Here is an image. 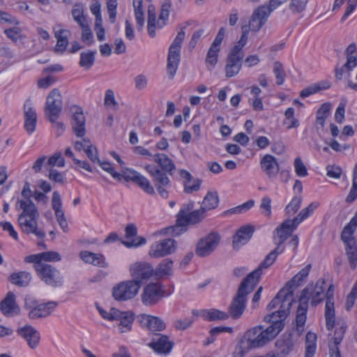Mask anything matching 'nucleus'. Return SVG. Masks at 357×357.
<instances>
[{"label":"nucleus","mask_w":357,"mask_h":357,"mask_svg":"<svg viewBox=\"0 0 357 357\" xmlns=\"http://www.w3.org/2000/svg\"><path fill=\"white\" fill-rule=\"evenodd\" d=\"M293 294L291 291H287L284 294V290L280 291L274 298L267 305L268 310L275 309L278 305H280V308L278 311L282 309H287L288 314H289V310L291 306V298Z\"/></svg>","instance_id":"nucleus-25"},{"label":"nucleus","mask_w":357,"mask_h":357,"mask_svg":"<svg viewBox=\"0 0 357 357\" xmlns=\"http://www.w3.org/2000/svg\"><path fill=\"white\" fill-rule=\"evenodd\" d=\"M145 169L153 177V182L159 195L164 199L167 198L168 190L172 186L171 181L168 177L169 174L162 172L158 167L151 165H146Z\"/></svg>","instance_id":"nucleus-5"},{"label":"nucleus","mask_w":357,"mask_h":357,"mask_svg":"<svg viewBox=\"0 0 357 357\" xmlns=\"http://www.w3.org/2000/svg\"><path fill=\"white\" fill-rule=\"evenodd\" d=\"M299 335L294 331L283 333L275 342L277 349L276 357H286L293 350Z\"/></svg>","instance_id":"nucleus-11"},{"label":"nucleus","mask_w":357,"mask_h":357,"mask_svg":"<svg viewBox=\"0 0 357 357\" xmlns=\"http://www.w3.org/2000/svg\"><path fill=\"white\" fill-rule=\"evenodd\" d=\"M273 73L276 78V84L282 85L286 77L282 64L280 61H275L273 63Z\"/></svg>","instance_id":"nucleus-57"},{"label":"nucleus","mask_w":357,"mask_h":357,"mask_svg":"<svg viewBox=\"0 0 357 357\" xmlns=\"http://www.w3.org/2000/svg\"><path fill=\"white\" fill-rule=\"evenodd\" d=\"M135 16L137 23V29L142 31L144 24V12L142 10V0H133Z\"/></svg>","instance_id":"nucleus-47"},{"label":"nucleus","mask_w":357,"mask_h":357,"mask_svg":"<svg viewBox=\"0 0 357 357\" xmlns=\"http://www.w3.org/2000/svg\"><path fill=\"white\" fill-rule=\"evenodd\" d=\"M311 268V264H307L296 275H295L293 278L287 283L285 287L287 290L288 291H291L293 292V289L297 288L301 284V283L308 276Z\"/></svg>","instance_id":"nucleus-40"},{"label":"nucleus","mask_w":357,"mask_h":357,"mask_svg":"<svg viewBox=\"0 0 357 357\" xmlns=\"http://www.w3.org/2000/svg\"><path fill=\"white\" fill-rule=\"evenodd\" d=\"M218 202V195L216 192H208L204 198L202 207L206 211H209L216 208Z\"/></svg>","instance_id":"nucleus-48"},{"label":"nucleus","mask_w":357,"mask_h":357,"mask_svg":"<svg viewBox=\"0 0 357 357\" xmlns=\"http://www.w3.org/2000/svg\"><path fill=\"white\" fill-rule=\"evenodd\" d=\"M329 87H330V85L328 83H325L322 86H321L320 84H314L313 85H311V86L303 89L300 92V96L302 98H305L312 94H314V93L319 92V91H321L322 89H327Z\"/></svg>","instance_id":"nucleus-56"},{"label":"nucleus","mask_w":357,"mask_h":357,"mask_svg":"<svg viewBox=\"0 0 357 357\" xmlns=\"http://www.w3.org/2000/svg\"><path fill=\"white\" fill-rule=\"evenodd\" d=\"M193 204L189 203L184 206L178 213V222L181 225H195L200 222L204 218L206 211L202 206L198 210L192 211Z\"/></svg>","instance_id":"nucleus-10"},{"label":"nucleus","mask_w":357,"mask_h":357,"mask_svg":"<svg viewBox=\"0 0 357 357\" xmlns=\"http://www.w3.org/2000/svg\"><path fill=\"white\" fill-rule=\"evenodd\" d=\"M141 325L151 332L162 331L165 329L166 325L163 320L158 317L148 314H142L140 317Z\"/></svg>","instance_id":"nucleus-32"},{"label":"nucleus","mask_w":357,"mask_h":357,"mask_svg":"<svg viewBox=\"0 0 357 357\" xmlns=\"http://www.w3.org/2000/svg\"><path fill=\"white\" fill-rule=\"evenodd\" d=\"M271 13L270 10L265 5L260 6L256 8L249 22V25L248 26L249 29L252 31H259L266 23Z\"/></svg>","instance_id":"nucleus-21"},{"label":"nucleus","mask_w":357,"mask_h":357,"mask_svg":"<svg viewBox=\"0 0 357 357\" xmlns=\"http://www.w3.org/2000/svg\"><path fill=\"white\" fill-rule=\"evenodd\" d=\"M294 165L297 176L303 177L307 175V169L301 158H296L294 160Z\"/></svg>","instance_id":"nucleus-64"},{"label":"nucleus","mask_w":357,"mask_h":357,"mask_svg":"<svg viewBox=\"0 0 357 357\" xmlns=\"http://www.w3.org/2000/svg\"><path fill=\"white\" fill-rule=\"evenodd\" d=\"M178 173L181 178L183 179V185L185 193L191 194L200 189L202 183L200 178H193L191 174L185 169H179Z\"/></svg>","instance_id":"nucleus-28"},{"label":"nucleus","mask_w":357,"mask_h":357,"mask_svg":"<svg viewBox=\"0 0 357 357\" xmlns=\"http://www.w3.org/2000/svg\"><path fill=\"white\" fill-rule=\"evenodd\" d=\"M174 345V342L170 340L169 336L160 333H153L151 341L148 344L155 353L160 355L169 354Z\"/></svg>","instance_id":"nucleus-15"},{"label":"nucleus","mask_w":357,"mask_h":357,"mask_svg":"<svg viewBox=\"0 0 357 357\" xmlns=\"http://www.w3.org/2000/svg\"><path fill=\"white\" fill-rule=\"evenodd\" d=\"M176 248V242L172 238L155 241L151 247L149 255L153 258H160L171 255Z\"/></svg>","instance_id":"nucleus-17"},{"label":"nucleus","mask_w":357,"mask_h":357,"mask_svg":"<svg viewBox=\"0 0 357 357\" xmlns=\"http://www.w3.org/2000/svg\"><path fill=\"white\" fill-rule=\"evenodd\" d=\"M173 260L170 259H163L154 270L153 275L158 278L172 275L173 274Z\"/></svg>","instance_id":"nucleus-44"},{"label":"nucleus","mask_w":357,"mask_h":357,"mask_svg":"<svg viewBox=\"0 0 357 357\" xmlns=\"http://www.w3.org/2000/svg\"><path fill=\"white\" fill-rule=\"evenodd\" d=\"M86 149L84 150L88 158L93 162H99V158L98 151L96 146H94L91 142H86L85 145Z\"/></svg>","instance_id":"nucleus-60"},{"label":"nucleus","mask_w":357,"mask_h":357,"mask_svg":"<svg viewBox=\"0 0 357 357\" xmlns=\"http://www.w3.org/2000/svg\"><path fill=\"white\" fill-rule=\"evenodd\" d=\"M24 128L29 134H32L36 130L38 116L36 109L30 101H26L24 105Z\"/></svg>","instance_id":"nucleus-26"},{"label":"nucleus","mask_w":357,"mask_h":357,"mask_svg":"<svg viewBox=\"0 0 357 357\" xmlns=\"http://www.w3.org/2000/svg\"><path fill=\"white\" fill-rule=\"evenodd\" d=\"M140 287L131 280L121 282L114 286L112 296L116 301H125L136 296Z\"/></svg>","instance_id":"nucleus-8"},{"label":"nucleus","mask_w":357,"mask_h":357,"mask_svg":"<svg viewBox=\"0 0 357 357\" xmlns=\"http://www.w3.org/2000/svg\"><path fill=\"white\" fill-rule=\"evenodd\" d=\"M309 0H289L287 8L294 15L303 13L307 6Z\"/></svg>","instance_id":"nucleus-45"},{"label":"nucleus","mask_w":357,"mask_h":357,"mask_svg":"<svg viewBox=\"0 0 357 357\" xmlns=\"http://www.w3.org/2000/svg\"><path fill=\"white\" fill-rule=\"evenodd\" d=\"M130 273L131 280L141 287L143 283L149 280L154 273V269L151 264L146 261L136 262L130 266Z\"/></svg>","instance_id":"nucleus-9"},{"label":"nucleus","mask_w":357,"mask_h":357,"mask_svg":"<svg viewBox=\"0 0 357 357\" xmlns=\"http://www.w3.org/2000/svg\"><path fill=\"white\" fill-rule=\"evenodd\" d=\"M58 303L56 301H49L41 303L31 308L29 312V317L31 319H37L48 317L56 307Z\"/></svg>","instance_id":"nucleus-29"},{"label":"nucleus","mask_w":357,"mask_h":357,"mask_svg":"<svg viewBox=\"0 0 357 357\" xmlns=\"http://www.w3.org/2000/svg\"><path fill=\"white\" fill-rule=\"evenodd\" d=\"M79 256L86 263L100 267L107 266V263L105 261L104 256L101 254L93 253L89 251H82L79 253Z\"/></svg>","instance_id":"nucleus-37"},{"label":"nucleus","mask_w":357,"mask_h":357,"mask_svg":"<svg viewBox=\"0 0 357 357\" xmlns=\"http://www.w3.org/2000/svg\"><path fill=\"white\" fill-rule=\"evenodd\" d=\"M220 50V45L213 42L208 50L206 57V62L209 63L212 67H214L218 62V57Z\"/></svg>","instance_id":"nucleus-51"},{"label":"nucleus","mask_w":357,"mask_h":357,"mask_svg":"<svg viewBox=\"0 0 357 357\" xmlns=\"http://www.w3.org/2000/svg\"><path fill=\"white\" fill-rule=\"evenodd\" d=\"M8 280L12 284L15 285L20 287H26L29 286L31 280V275L29 272L20 271L10 274Z\"/></svg>","instance_id":"nucleus-43"},{"label":"nucleus","mask_w":357,"mask_h":357,"mask_svg":"<svg viewBox=\"0 0 357 357\" xmlns=\"http://www.w3.org/2000/svg\"><path fill=\"white\" fill-rule=\"evenodd\" d=\"M345 251L350 267L355 269L357 266V244L353 243L345 245Z\"/></svg>","instance_id":"nucleus-50"},{"label":"nucleus","mask_w":357,"mask_h":357,"mask_svg":"<svg viewBox=\"0 0 357 357\" xmlns=\"http://www.w3.org/2000/svg\"><path fill=\"white\" fill-rule=\"evenodd\" d=\"M153 160L159 167H158L162 172L172 176L176 167L174 161L165 153H156L153 155Z\"/></svg>","instance_id":"nucleus-34"},{"label":"nucleus","mask_w":357,"mask_h":357,"mask_svg":"<svg viewBox=\"0 0 357 357\" xmlns=\"http://www.w3.org/2000/svg\"><path fill=\"white\" fill-rule=\"evenodd\" d=\"M37 218L22 216L18 217L17 222L23 233L26 234H33L38 238L43 240L45 233L43 229L38 228Z\"/></svg>","instance_id":"nucleus-20"},{"label":"nucleus","mask_w":357,"mask_h":357,"mask_svg":"<svg viewBox=\"0 0 357 357\" xmlns=\"http://www.w3.org/2000/svg\"><path fill=\"white\" fill-rule=\"evenodd\" d=\"M287 316V309L265 316L264 321L271 324L266 328L259 325L245 331L235 347L233 357H244L249 351L262 347L274 339L283 329V321Z\"/></svg>","instance_id":"nucleus-1"},{"label":"nucleus","mask_w":357,"mask_h":357,"mask_svg":"<svg viewBox=\"0 0 357 357\" xmlns=\"http://www.w3.org/2000/svg\"><path fill=\"white\" fill-rule=\"evenodd\" d=\"M357 198V163L355 165L353 172L352 187L346 198V202L351 203Z\"/></svg>","instance_id":"nucleus-58"},{"label":"nucleus","mask_w":357,"mask_h":357,"mask_svg":"<svg viewBox=\"0 0 357 357\" xmlns=\"http://www.w3.org/2000/svg\"><path fill=\"white\" fill-rule=\"evenodd\" d=\"M17 333L27 343L31 349H36L40 343V335L38 330L32 326L26 324L17 328Z\"/></svg>","instance_id":"nucleus-23"},{"label":"nucleus","mask_w":357,"mask_h":357,"mask_svg":"<svg viewBox=\"0 0 357 357\" xmlns=\"http://www.w3.org/2000/svg\"><path fill=\"white\" fill-rule=\"evenodd\" d=\"M95 54L96 52L94 51L82 52L79 62V66L86 70L90 69L95 61Z\"/></svg>","instance_id":"nucleus-53"},{"label":"nucleus","mask_w":357,"mask_h":357,"mask_svg":"<svg viewBox=\"0 0 357 357\" xmlns=\"http://www.w3.org/2000/svg\"><path fill=\"white\" fill-rule=\"evenodd\" d=\"M70 34L69 30L60 29L55 32V38H56V45L54 47V52L59 54H63L68 45V37Z\"/></svg>","instance_id":"nucleus-41"},{"label":"nucleus","mask_w":357,"mask_h":357,"mask_svg":"<svg viewBox=\"0 0 357 357\" xmlns=\"http://www.w3.org/2000/svg\"><path fill=\"white\" fill-rule=\"evenodd\" d=\"M284 116L286 119L284 121L283 124L287 126V129L298 128L299 126L298 120L294 117V108H288L284 112Z\"/></svg>","instance_id":"nucleus-55"},{"label":"nucleus","mask_w":357,"mask_h":357,"mask_svg":"<svg viewBox=\"0 0 357 357\" xmlns=\"http://www.w3.org/2000/svg\"><path fill=\"white\" fill-rule=\"evenodd\" d=\"M185 35L183 30L179 31L169 48L167 72L171 79L175 75L180 63L181 44Z\"/></svg>","instance_id":"nucleus-3"},{"label":"nucleus","mask_w":357,"mask_h":357,"mask_svg":"<svg viewBox=\"0 0 357 357\" xmlns=\"http://www.w3.org/2000/svg\"><path fill=\"white\" fill-rule=\"evenodd\" d=\"M347 56L346 63L341 67L335 68V77L341 80L344 75L347 74L349 77V73L357 66V53L355 43H351L345 50Z\"/></svg>","instance_id":"nucleus-14"},{"label":"nucleus","mask_w":357,"mask_h":357,"mask_svg":"<svg viewBox=\"0 0 357 357\" xmlns=\"http://www.w3.org/2000/svg\"><path fill=\"white\" fill-rule=\"evenodd\" d=\"M255 287L245 278L243 279L228 307L227 313L229 317L238 319L243 315L246 307L247 296L254 290Z\"/></svg>","instance_id":"nucleus-2"},{"label":"nucleus","mask_w":357,"mask_h":357,"mask_svg":"<svg viewBox=\"0 0 357 357\" xmlns=\"http://www.w3.org/2000/svg\"><path fill=\"white\" fill-rule=\"evenodd\" d=\"M63 107L62 96L57 89H54L47 97L45 106V115L52 123L59 117Z\"/></svg>","instance_id":"nucleus-6"},{"label":"nucleus","mask_w":357,"mask_h":357,"mask_svg":"<svg viewBox=\"0 0 357 357\" xmlns=\"http://www.w3.org/2000/svg\"><path fill=\"white\" fill-rule=\"evenodd\" d=\"M84 12V7L82 3H75L71 11L73 20L79 24V26L88 24Z\"/></svg>","instance_id":"nucleus-49"},{"label":"nucleus","mask_w":357,"mask_h":357,"mask_svg":"<svg viewBox=\"0 0 357 357\" xmlns=\"http://www.w3.org/2000/svg\"><path fill=\"white\" fill-rule=\"evenodd\" d=\"M107 10L109 20L111 23H114L116 16L117 0H106Z\"/></svg>","instance_id":"nucleus-61"},{"label":"nucleus","mask_w":357,"mask_h":357,"mask_svg":"<svg viewBox=\"0 0 357 357\" xmlns=\"http://www.w3.org/2000/svg\"><path fill=\"white\" fill-rule=\"evenodd\" d=\"M298 226V225L293 219H289L282 222L273 232V238L276 248H282L283 243L291 236Z\"/></svg>","instance_id":"nucleus-13"},{"label":"nucleus","mask_w":357,"mask_h":357,"mask_svg":"<svg viewBox=\"0 0 357 357\" xmlns=\"http://www.w3.org/2000/svg\"><path fill=\"white\" fill-rule=\"evenodd\" d=\"M115 320L119 321L118 324L119 331L123 333L131 330L134 319L130 312L119 310V314H118V317L115 318Z\"/></svg>","instance_id":"nucleus-42"},{"label":"nucleus","mask_w":357,"mask_h":357,"mask_svg":"<svg viewBox=\"0 0 357 357\" xmlns=\"http://www.w3.org/2000/svg\"><path fill=\"white\" fill-rule=\"evenodd\" d=\"M35 270L40 279L48 286L60 287L63 284V277L56 267L45 264V265L34 266Z\"/></svg>","instance_id":"nucleus-4"},{"label":"nucleus","mask_w":357,"mask_h":357,"mask_svg":"<svg viewBox=\"0 0 357 357\" xmlns=\"http://www.w3.org/2000/svg\"><path fill=\"white\" fill-rule=\"evenodd\" d=\"M326 281L324 279H319L316 282L315 285L308 284L303 289L299 297V302H302V298L304 297L306 304L308 305V302L310 300V303L312 306H317L324 298V287Z\"/></svg>","instance_id":"nucleus-7"},{"label":"nucleus","mask_w":357,"mask_h":357,"mask_svg":"<svg viewBox=\"0 0 357 357\" xmlns=\"http://www.w3.org/2000/svg\"><path fill=\"white\" fill-rule=\"evenodd\" d=\"M165 291L160 283L152 282L147 284L143 289L142 301L146 305L157 303L163 296Z\"/></svg>","instance_id":"nucleus-18"},{"label":"nucleus","mask_w":357,"mask_h":357,"mask_svg":"<svg viewBox=\"0 0 357 357\" xmlns=\"http://www.w3.org/2000/svg\"><path fill=\"white\" fill-rule=\"evenodd\" d=\"M318 206H319L318 202L311 203L306 208H304L303 209H302L301 211V212L298 214V215L293 219L294 221L297 225H299L305 219H306L307 217H309Z\"/></svg>","instance_id":"nucleus-54"},{"label":"nucleus","mask_w":357,"mask_h":357,"mask_svg":"<svg viewBox=\"0 0 357 357\" xmlns=\"http://www.w3.org/2000/svg\"><path fill=\"white\" fill-rule=\"evenodd\" d=\"M357 227V211L355 215L350 220L343 229L341 234V240L344 243V245L356 243V239L354 236V234Z\"/></svg>","instance_id":"nucleus-35"},{"label":"nucleus","mask_w":357,"mask_h":357,"mask_svg":"<svg viewBox=\"0 0 357 357\" xmlns=\"http://www.w3.org/2000/svg\"><path fill=\"white\" fill-rule=\"evenodd\" d=\"M308 305L306 304V301L303 297L302 302H300V304L298 307L296 312V330L297 335H301V334L303 331V326L305 325L306 321V314L307 312Z\"/></svg>","instance_id":"nucleus-39"},{"label":"nucleus","mask_w":357,"mask_h":357,"mask_svg":"<svg viewBox=\"0 0 357 357\" xmlns=\"http://www.w3.org/2000/svg\"><path fill=\"white\" fill-rule=\"evenodd\" d=\"M283 251L284 248H275L266 257L264 261L259 264V267L248 274L245 278L257 286L262 273V269L271 266L275 261L277 256Z\"/></svg>","instance_id":"nucleus-16"},{"label":"nucleus","mask_w":357,"mask_h":357,"mask_svg":"<svg viewBox=\"0 0 357 357\" xmlns=\"http://www.w3.org/2000/svg\"><path fill=\"white\" fill-rule=\"evenodd\" d=\"M0 310L6 317H13L20 312V308L15 302V295L9 291L5 298L0 302Z\"/></svg>","instance_id":"nucleus-31"},{"label":"nucleus","mask_w":357,"mask_h":357,"mask_svg":"<svg viewBox=\"0 0 357 357\" xmlns=\"http://www.w3.org/2000/svg\"><path fill=\"white\" fill-rule=\"evenodd\" d=\"M72 112L71 125L73 132L76 136L84 137L86 132V119L81 107L74 105L70 108Z\"/></svg>","instance_id":"nucleus-22"},{"label":"nucleus","mask_w":357,"mask_h":357,"mask_svg":"<svg viewBox=\"0 0 357 357\" xmlns=\"http://www.w3.org/2000/svg\"><path fill=\"white\" fill-rule=\"evenodd\" d=\"M47 165L50 166L51 168L54 166L63 167L65 166V160L62 157L61 153L56 152L52 155L47 160Z\"/></svg>","instance_id":"nucleus-62"},{"label":"nucleus","mask_w":357,"mask_h":357,"mask_svg":"<svg viewBox=\"0 0 357 357\" xmlns=\"http://www.w3.org/2000/svg\"><path fill=\"white\" fill-rule=\"evenodd\" d=\"M255 228L251 225H245L241 227L233 237V248L238 250L241 246L246 244L251 238Z\"/></svg>","instance_id":"nucleus-30"},{"label":"nucleus","mask_w":357,"mask_h":357,"mask_svg":"<svg viewBox=\"0 0 357 357\" xmlns=\"http://www.w3.org/2000/svg\"><path fill=\"white\" fill-rule=\"evenodd\" d=\"M132 175H128L125 177L126 181H132L137 184L146 193L153 195L155 190L150 181L144 176L135 170H129Z\"/></svg>","instance_id":"nucleus-33"},{"label":"nucleus","mask_w":357,"mask_h":357,"mask_svg":"<svg viewBox=\"0 0 357 357\" xmlns=\"http://www.w3.org/2000/svg\"><path fill=\"white\" fill-rule=\"evenodd\" d=\"M324 298L326 299L325 305V319L326 326L328 331H331L335 326V313L334 307V287L331 284Z\"/></svg>","instance_id":"nucleus-19"},{"label":"nucleus","mask_w":357,"mask_h":357,"mask_svg":"<svg viewBox=\"0 0 357 357\" xmlns=\"http://www.w3.org/2000/svg\"><path fill=\"white\" fill-rule=\"evenodd\" d=\"M301 202L302 199L301 197H294L285 208L286 214L291 216L296 213L301 206Z\"/></svg>","instance_id":"nucleus-59"},{"label":"nucleus","mask_w":357,"mask_h":357,"mask_svg":"<svg viewBox=\"0 0 357 357\" xmlns=\"http://www.w3.org/2000/svg\"><path fill=\"white\" fill-rule=\"evenodd\" d=\"M202 317L208 321H220L229 319V314L218 309H210L202 312Z\"/></svg>","instance_id":"nucleus-46"},{"label":"nucleus","mask_w":357,"mask_h":357,"mask_svg":"<svg viewBox=\"0 0 357 357\" xmlns=\"http://www.w3.org/2000/svg\"><path fill=\"white\" fill-rule=\"evenodd\" d=\"M220 236L217 232H211L202 238L197 243L196 254L201 257L211 255L218 247Z\"/></svg>","instance_id":"nucleus-12"},{"label":"nucleus","mask_w":357,"mask_h":357,"mask_svg":"<svg viewBox=\"0 0 357 357\" xmlns=\"http://www.w3.org/2000/svg\"><path fill=\"white\" fill-rule=\"evenodd\" d=\"M347 330V324H337L333 337L328 341V354L330 357H342L338 345L341 343Z\"/></svg>","instance_id":"nucleus-24"},{"label":"nucleus","mask_w":357,"mask_h":357,"mask_svg":"<svg viewBox=\"0 0 357 357\" xmlns=\"http://www.w3.org/2000/svg\"><path fill=\"white\" fill-rule=\"evenodd\" d=\"M260 166L270 179L275 178L280 172V165L276 158L270 154H266L261 158Z\"/></svg>","instance_id":"nucleus-27"},{"label":"nucleus","mask_w":357,"mask_h":357,"mask_svg":"<svg viewBox=\"0 0 357 357\" xmlns=\"http://www.w3.org/2000/svg\"><path fill=\"white\" fill-rule=\"evenodd\" d=\"M17 205L19 206L20 209L22 211L18 217L38 218L39 213L38 208L31 199L18 200Z\"/></svg>","instance_id":"nucleus-36"},{"label":"nucleus","mask_w":357,"mask_h":357,"mask_svg":"<svg viewBox=\"0 0 357 357\" xmlns=\"http://www.w3.org/2000/svg\"><path fill=\"white\" fill-rule=\"evenodd\" d=\"M242 60L240 58L229 54L225 65V75L227 78L237 75L242 66Z\"/></svg>","instance_id":"nucleus-38"},{"label":"nucleus","mask_w":357,"mask_h":357,"mask_svg":"<svg viewBox=\"0 0 357 357\" xmlns=\"http://www.w3.org/2000/svg\"><path fill=\"white\" fill-rule=\"evenodd\" d=\"M80 28L82 29V40L88 45L92 44L93 43V37L89 24L80 26Z\"/></svg>","instance_id":"nucleus-63"},{"label":"nucleus","mask_w":357,"mask_h":357,"mask_svg":"<svg viewBox=\"0 0 357 357\" xmlns=\"http://www.w3.org/2000/svg\"><path fill=\"white\" fill-rule=\"evenodd\" d=\"M331 109V104L330 102H324L321 105L317 112L316 123L324 128L325 121L329 115Z\"/></svg>","instance_id":"nucleus-52"}]
</instances>
